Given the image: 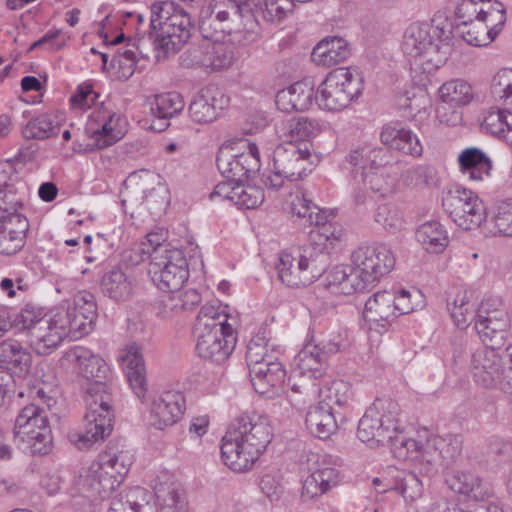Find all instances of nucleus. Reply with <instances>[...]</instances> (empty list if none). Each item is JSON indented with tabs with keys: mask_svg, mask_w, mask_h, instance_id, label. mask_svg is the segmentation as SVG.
<instances>
[{
	"mask_svg": "<svg viewBox=\"0 0 512 512\" xmlns=\"http://www.w3.org/2000/svg\"><path fill=\"white\" fill-rule=\"evenodd\" d=\"M23 207V198L18 190L0 191V220H16V217H26L19 210Z\"/></svg>",
	"mask_w": 512,
	"mask_h": 512,
	"instance_id": "nucleus-51",
	"label": "nucleus"
},
{
	"mask_svg": "<svg viewBox=\"0 0 512 512\" xmlns=\"http://www.w3.org/2000/svg\"><path fill=\"white\" fill-rule=\"evenodd\" d=\"M29 230L27 217L16 220H0V254L14 255L22 250Z\"/></svg>",
	"mask_w": 512,
	"mask_h": 512,
	"instance_id": "nucleus-30",
	"label": "nucleus"
},
{
	"mask_svg": "<svg viewBox=\"0 0 512 512\" xmlns=\"http://www.w3.org/2000/svg\"><path fill=\"white\" fill-rule=\"evenodd\" d=\"M492 348H480L472 353L471 364L476 381L484 387L498 386L512 395V344L501 355Z\"/></svg>",
	"mask_w": 512,
	"mask_h": 512,
	"instance_id": "nucleus-7",
	"label": "nucleus"
},
{
	"mask_svg": "<svg viewBox=\"0 0 512 512\" xmlns=\"http://www.w3.org/2000/svg\"><path fill=\"white\" fill-rule=\"evenodd\" d=\"M474 97L471 85L462 79H453L445 82L439 88V98L446 103L458 106L469 104Z\"/></svg>",
	"mask_w": 512,
	"mask_h": 512,
	"instance_id": "nucleus-45",
	"label": "nucleus"
},
{
	"mask_svg": "<svg viewBox=\"0 0 512 512\" xmlns=\"http://www.w3.org/2000/svg\"><path fill=\"white\" fill-rule=\"evenodd\" d=\"M362 78L348 67H339L329 72L318 86L315 101L329 111L347 108L362 93Z\"/></svg>",
	"mask_w": 512,
	"mask_h": 512,
	"instance_id": "nucleus-6",
	"label": "nucleus"
},
{
	"mask_svg": "<svg viewBox=\"0 0 512 512\" xmlns=\"http://www.w3.org/2000/svg\"><path fill=\"white\" fill-rule=\"evenodd\" d=\"M437 449L447 465L453 463L461 454L462 440L459 436L449 435L437 442Z\"/></svg>",
	"mask_w": 512,
	"mask_h": 512,
	"instance_id": "nucleus-63",
	"label": "nucleus"
},
{
	"mask_svg": "<svg viewBox=\"0 0 512 512\" xmlns=\"http://www.w3.org/2000/svg\"><path fill=\"white\" fill-rule=\"evenodd\" d=\"M57 313H63L66 316L65 318L67 323L63 324L62 328V330H64V338H77V333L80 336L86 335L92 331L95 324V322H89V320L83 319L79 313L70 307L67 309H57Z\"/></svg>",
	"mask_w": 512,
	"mask_h": 512,
	"instance_id": "nucleus-50",
	"label": "nucleus"
},
{
	"mask_svg": "<svg viewBox=\"0 0 512 512\" xmlns=\"http://www.w3.org/2000/svg\"><path fill=\"white\" fill-rule=\"evenodd\" d=\"M246 361L249 370L260 366V364H265L274 361L273 356L268 353L266 344L263 343L261 338L252 339L246 351Z\"/></svg>",
	"mask_w": 512,
	"mask_h": 512,
	"instance_id": "nucleus-57",
	"label": "nucleus"
},
{
	"mask_svg": "<svg viewBox=\"0 0 512 512\" xmlns=\"http://www.w3.org/2000/svg\"><path fill=\"white\" fill-rule=\"evenodd\" d=\"M311 143L287 142L278 145L273 152V168L286 176L288 181L302 179L311 171Z\"/></svg>",
	"mask_w": 512,
	"mask_h": 512,
	"instance_id": "nucleus-12",
	"label": "nucleus"
},
{
	"mask_svg": "<svg viewBox=\"0 0 512 512\" xmlns=\"http://www.w3.org/2000/svg\"><path fill=\"white\" fill-rule=\"evenodd\" d=\"M65 359L74 365L78 375L89 381L85 403V429L69 435L70 441L80 450L90 449L112 432L114 412L112 407L110 369L104 359L83 346H75L65 353Z\"/></svg>",
	"mask_w": 512,
	"mask_h": 512,
	"instance_id": "nucleus-1",
	"label": "nucleus"
},
{
	"mask_svg": "<svg viewBox=\"0 0 512 512\" xmlns=\"http://www.w3.org/2000/svg\"><path fill=\"white\" fill-rule=\"evenodd\" d=\"M272 428L266 416L244 413L229 426L222 438L224 464L235 472L252 468L272 440Z\"/></svg>",
	"mask_w": 512,
	"mask_h": 512,
	"instance_id": "nucleus-2",
	"label": "nucleus"
},
{
	"mask_svg": "<svg viewBox=\"0 0 512 512\" xmlns=\"http://www.w3.org/2000/svg\"><path fill=\"white\" fill-rule=\"evenodd\" d=\"M276 270L280 281L288 287L300 288L311 284V276L301 264V259L288 252L280 254Z\"/></svg>",
	"mask_w": 512,
	"mask_h": 512,
	"instance_id": "nucleus-34",
	"label": "nucleus"
},
{
	"mask_svg": "<svg viewBox=\"0 0 512 512\" xmlns=\"http://www.w3.org/2000/svg\"><path fill=\"white\" fill-rule=\"evenodd\" d=\"M184 106V99L177 92L155 95L150 102V111L159 123L152 124V128L157 131H164L169 126L168 120L179 114Z\"/></svg>",
	"mask_w": 512,
	"mask_h": 512,
	"instance_id": "nucleus-31",
	"label": "nucleus"
},
{
	"mask_svg": "<svg viewBox=\"0 0 512 512\" xmlns=\"http://www.w3.org/2000/svg\"><path fill=\"white\" fill-rule=\"evenodd\" d=\"M351 262L364 290H368L393 269L395 257L386 244L378 243L358 247Z\"/></svg>",
	"mask_w": 512,
	"mask_h": 512,
	"instance_id": "nucleus-8",
	"label": "nucleus"
},
{
	"mask_svg": "<svg viewBox=\"0 0 512 512\" xmlns=\"http://www.w3.org/2000/svg\"><path fill=\"white\" fill-rule=\"evenodd\" d=\"M314 99V86L312 82L310 80H303L278 91L275 103L281 111L302 112L309 109Z\"/></svg>",
	"mask_w": 512,
	"mask_h": 512,
	"instance_id": "nucleus-21",
	"label": "nucleus"
},
{
	"mask_svg": "<svg viewBox=\"0 0 512 512\" xmlns=\"http://www.w3.org/2000/svg\"><path fill=\"white\" fill-rule=\"evenodd\" d=\"M194 28L191 12L176 3V9L169 21L160 28L156 38V50L167 56L178 52L191 37Z\"/></svg>",
	"mask_w": 512,
	"mask_h": 512,
	"instance_id": "nucleus-13",
	"label": "nucleus"
},
{
	"mask_svg": "<svg viewBox=\"0 0 512 512\" xmlns=\"http://www.w3.org/2000/svg\"><path fill=\"white\" fill-rule=\"evenodd\" d=\"M180 501L187 502L182 484L173 476L158 477L154 492L140 486L129 488L124 494L111 500L107 512H158V503L163 507H177Z\"/></svg>",
	"mask_w": 512,
	"mask_h": 512,
	"instance_id": "nucleus-4",
	"label": "nucleus"
},
{
	"mask_svg": "<svg viewBox=\"0 0 512 512\" xmlns=\"http://www.w3.org/2000/svg\"><path fill=\"white\" fill-rule=\"evenodd\" d=\"M148 273L154 284L162 291L178 292L188 280V262L180 249H175L168 256L156 253L149 263Z\"/></svg>",
	"mask_w": 512,
	"mask_h": 512,
	"instance_id": "nucleus-11",
	"label": "nucleus"
},
{
	"mask_svg": "<svg viewBox=\"0 0 512 512\" xmlns=\"http://www.w3.org/2000/svg\"><path fill=\"white\" fill-rule=\"evenodd\" d=\"M66 316L57 310L49 317H41L34 308L26 306L14 314L18 332L27 336V342L36 348L38 354L47 355L64 340L63 324Z\"/></svg>",
	"mask_w": 512,
	"mask_h": 512,
	"instance_id": "nucleus-5",
	"label": "nucleus"
},
{
	"mask_svg": "<svg viewBox=\"0 0 512 512\" xmlns=\"http://www.w3.org/2000/svg\"><path fill=\"white\" fill-rule=\"evenodd\" d=\"M453 24L441 16L431 23H413L405 31L402 50L411 65L431 72L441 67L451 52Z\"/></svg>",
	"mask_w": 512,
	"mask_h": 512,
	"instance_id": "nucleus-3",
	"label": "nucleus"
},
{
	"mask_svg": "<svg viewBox=\"0 0 512 512\" xmlns=\"http://www.w3.org/2000/svg\"><path fill=\"white\" fill-rule=\"evenodd\" d=\"M218 170L229 181L244 182L252 172L258 170V161L251 155L233 153L230 146L221 147L216 157Z\"/></svg>",
	"mask_w": 512,
	"mask_h": 512,
	"instance_id": "nucleus-19",
	"label": "nucleus"
},
{
	"mask_svg": "<svg viewBox=\"0 0 512 512\" xmlns=\"http://www.w3.org/2000/svg\"><path fill=\"white\" fill-rule=\"evenodd\" d=\"M184 395L179 391H165L153 402L151 408L152 425L157 429L174 425L183 414Z\"/></svg>",
	"mask_w": 512,
	"mask_h": 512,
	"instance_id": "nucleus-20",
	"label": "nucleus"
},
{
	"mask_svg": "<svg viewBox=\"0 0 512 512\" xmlns=\"http://www.w3.org/2000/svg\"><path fill=\"white\" fill-rule=\"evenodd\" d=\"M230 330L231 325L227 322V315L220 311L219 307L203 305L196 317L193 333L194 335H205L214 330Z\"/></svg>",
	"mask_w": 512,
	"mask_h": 512,
	"instance_id": "nucleus-42",
	"label": "nucleus"
},
{
	"mask_svg": "<svg viewBox=\"0 0 512 512\" xmlns=\"http://www.w3.org/2000/svg\"><path fill=\"white\" fill-rule=\"evenodd\" d=\"M493 306L491 300L480 303L475 329L486 347L500 349L510 336L511 320L505 309Z\"/></svg>",
	"mask_w": 512,
	"mask_h": 512,
	"instance_id": "nucleus-10",
	"label": "nucleus"
},
{
	"mask_svg": "<svg viewBox=\"0 0 512 512\" xmlns=\"http://www.w3.org/2000/svg\"><path fill=\"white\" fill-rule=\"evenodd\" d=\"M324 285L334 294L351 295L365 291L351 265H336L323 273Z\"/></svg>",
	"mask_w": 512,
	"mask_h": 512,
	"instance_id": "nucleus-29",
	"label": "nucleus"
},
{
	"mask_svg": "<svg viewBox=\"0 0 512 512\" xmlns=\"http://www.w3.org/2000/svg\"><path fill=\"white\" fill-rule=\"evenodd\" d=\"M319 132L318 124L306 117H299L290 120L289 133L295 140L293 142L300 143L309 142L308 140Z\"/></svg>",
	"mask_w": 512,
	"mask_h": 512,
	"instance_id": "nucleus-56",
	"label": "nucleus"
},
{
	"mask_svg": "<svg viewBox=\"0 0 512 512\" xmlns=\"http://www.w3.org/2000/svg\"><path fill=\"white\" fill-rule=\"evenodd\" d=\"M201 303V295L196 289H187L184 291L167 295L162 301L161 314L163 317H171L174 313L182 310H192Z\"/></svg>",
	"mask_w": 512,
	"mask_h": 512,
	"instance_id": "nucleus-43",
	"label": "nucleus"
},
{
	"mask_svg": "<svg viewBox=\"0 0 512 512\" xmlns=\"http://www.w3.org/2000/svg\"><path fill=\"white\" fill-rule=\"evenodd\" d=\"M364 317L368 321H388L395 315L394 293L390 291H378L365 303Z\"/></svg>",
	"mask_w": 512,
	"mask_h": 512,
	"instance_id": "nucleus-41",
	"label": "nucleus"
},
{
	"mask_svg": "<svg viewBox=\"0 0 512 512\" xmlns=\"http://www.w3.org/2000/svg\"><path fill=\"white\" fill-rule=\"evenodd\" d=\"M390 490L400 493L405 501L414 502L422 496L423 484L416 473L394 469L391 471L389 483L380 492L385 493Z\"/></svg>",
	"mask_w": 512,
	"mask_h": 512,
	"instance_id": "nucleus-37",
	"label": "nucleus"
},
{
	"mask_svg": "<svg viewBox=\"0 0 512 512\" xmlns=\"http://www.w3.org/2000/svg\"><path fill=\"white\" fill-rule=\"evenodd\" d=\"M416 237L423 248L431 253L443 252L449 243L447 231L438 221H428L420 225Z\"/></svg>",
	"mask_w": 512,
	"mask_h": 512,
	"instance_id": "nucleus-40",
	"label": "nucleus"
},
{
	"mask_svg": "<svg viewBox=\"0 0 512 512\" xmlns=\"http://www.w3.org/2000/svg\"><path fill=\"white\" fill-rule=\"evenodd\" d=\"M350 386L343 380H333L319 389V404L334 411V406L343 407L349 400Z\"/></svg>",
	"mask_w": 512,
	"mask_h": 512,
	"instance_id": "nucleus-48",
	"label": "nucleus"
},
{
	"mask_svg": "<svg viewBox=\"0 0 512 512\" xmlns=\"http://www.w3.org/2000/svg\"><path fill=\"white\" fill-rule=\"evenodd\" d=\"M122 463L115 476L108 475L107 469L110 467L101 466L93 462L85 471L84 475H80V485L83 489L90 493L91 497L105 498L114 491L123 482L127 475L128 457L121 459Z\"/></svg>",
	"mask_w": 512,
	"mask_h": 512,
	"instance_id": "nucleus-14",
	"label": "nucleus"
},
{
	"mask_svg": "<svg viewBox=\"0 0 512 512\" xmlns=\"http://www.w3.org/2000/svg\"><path fill=\"white\" fill-rule=\"evenodd\" d=\"M398 420L382 416L378 404L369 407L359 421L357 436L362 442L388 445L396 431Z\"/></svg>",
	"mask_w": 512,
	"mask_h": 512,
	"instance_id": "nucleus-15",
	"label": "nucleus"
},
{
	"mask_svg": "<svg viewBox=\"0 0 512 512\" xmlns=\"http://www.w3.org/2000/svg\"><path fill=\"white\" fill-rule=\"evenodd\" d=\"M460 171L470 181L483 182L491 177L492 159L480 148L468 147L458 156Z\"/></svg>",
	"mask_w": 512,
	"mask_h": 512,
	"instance_id": "nucleus-27",
	"label": "nucleus"
},
{
	"mask_svg": "<svg viewBox=\"0 0 512 512\" xmlns=\"http://www.w3.org/2000/svg\"><path fill=\"white\" fill-rule=\"evenodd\" d=\"M249 375L258 394L273 397L275 390L282 387L286 371L282 363L274 360L249 370Z\"/></svg>",
	"mask_w": 512,
	"mask_h": 512,
	"instance_id": "nucleus-23",
	"label": "nucleus"
},
{
	"mask_svg": "<svg viewBox=\"0 0 512 512\" xmlns=\"http://www.w3.org/2000/svg\"><path fill=\"white\" fill-rule=\"evenodd\" d=\"M301 259V264L311 276L312 281L323 276L330 263V254L325 247L320 244L310 243L303 246L296 254Z\"/></svg>",
	"mask_w": 512,
	"mask_h": 512,
	"instance_id": "nucleus-39",
	"label": "nucleus"
},
{
	"mask_svg": "<svg viewBox=\"0 0 512 512\" xmlns=\"http://www.w3.org/2000/svg\"><path fill=\"white\" fill-rule=\"evenodd\" d=\"M194 336L197 339V354L201 358L215 363H221L229 357L236 341L232 327L229 331L226 329H216L214 332L205 333V335Z\"/></svg>",
	"mask_w": 512,
	"mask_h": 512,
	"instance_id": "nucleus-17",
	"label": "nucleus"
},
{
	"mask_svg": "<svg viewBox=\"0 0 512 512\" xmlns=\"http://www.w3.org/2000/svg\"><path fill=\"white\" fill-rule=\"evenodd\" d=\"M166 235L164 232H150L146 235V241L142 242V246L145 247L146 251L149 253L150 262H152L153 258L157 254L161 256H168L172 250L176 248H171L169 244L165 243Z\"/></svg>",
	"mask_w": 512,
	"mask_h": 512,
	"instance_id": "nucleus-62",
	"label": "nucleus"
},
{
	"mask_svg": "<svg viewBox=\"0 0 512 512\" xmlns=\"http://www.w3.org/2000/svg\"><path fill=\"white\" fill-rule=\"evenodd\" d=\"M227 104L228 98L220 90L206 87L194 96L188 111L192 121L207 124L216 120Z\"/></svg>",
	"mask_w": 512,
	"mask_h": 512,
	"instance_id": "nucleus-18",
	"label": "nucleus"
},
{
	"mask_svg": "<svg viewBox=\"0 0 512 512\" xmlns=\"http://www.w3.org/2000/svg\"><path fill=\"white\" fill-rule=\"evenodd\" d=\"M79 313L83 319L95 322L97 319V304L95 296L88 291H80L74 297V305L71 307Z\"/></svg>",
	"mask_w": 512,
	"mask_h": 512,
	"instance_id": "nucleus-58",
	"label": "nucleus"
},
{
	"mask_svg": "<svg viewBox=\"0 0 512 512\" xmlns=\"http://www.w3.org/2000/svg\"><path fill=\"white\" fill-rule=\"evenodd\" d=\"M305 424L310 433L319 439L329 438L338 427L335 412L319 403L309 408Z\"/></svg>",
	"mask_w": 512,
	"mask_h": 512,
	"instance_id": "nucleus-38",
	"label": "nucleus"
},
{
	"mask_svg": "<svg viewBox=\"0 0 512 512\" xmlns=\"http://www.w3.org/2000/svg\"><path fill=\"white\" fill-rule=\"evenodd\" d=\"M445 481L452 491L466 495L475 501H485L494 494L488 482H484L472 473L454 471L446 476Z\"/></svg>",
	"mask_w": 512,
	"mask_h": 512,
	"instance_id": "nucleus-24",
	"label": "nucleus"
},
{
	"mask_svg": "<svg viewBox=\"0 0 512 512\" xmlns=\"http://www.w3.org/2000/svg\"><path fill=\"white\" fill-rule=\"evenodd\" d=\"M350 49L345 39L333 36L321 40L312 51V59L318 65L333 66L345 61Z\"/></svg>",
	"mask_w": 512,
	"mask_h": 512,
	"instance_id": "nucleus-35",
	"label": "nucleus"
},
{
	"mask_svg": "<svg viewBox=\"0 0 512 512\" xmlns=\"http://www.w3.org/2000/svg\"><path fill=\"white\" fill-rule=\"evenodd\" d=\"M60 125L58 121L48 114H42L31 119L23 128L22 133L26 139H47L58 135Z\"/></svg>",
	"mask_w": 512,
	"mask_h": 512,
	"instance_id": "nucleus-46",
	"label": "nucleus"
},
{
	"mask_svg": "<svg viewBox=\"0 0 512 512\" xmlns=\"http://www.w3.org/2000/svg\"><path fill=\"white\" fill-rule=\"evenodd\" d=\"M122 360L126 365V375L131 388L138 398H143L147 391V381L140 347L135 343L128 345Z\"/></svg>",
	"mask_w": 512,
	"mask_h": 512,
	"instance_id": "nucleus-32",
	"label": "nucleus"
},
{
	"mask_svg": "<svg viewBox=\"0 0 512 512\" xmlns=\"http://www.w3.org/2000/svg\"><path fill=\"white\" fill-rule=\"evenodd\" d=\"M338 349V345L334 343L323 346L306 345L297 355V368L294 370V375L289 378V384L297 376L314 380L322 377L327 370L329 355L336 353Z\"/></svg>",
	"mask_w": 512,
	"mask_h": 512,
	"instance_id": "nucleus-16",
	"label": "nucleus"
},
{
	"mask_svg": "<svg viewBox=\"0 0 512 512\" xmlns=\"http://www.w3.org/2000/svg\"><path fill=\"white\" fill-rule=\"evenodd\" d=\"M374 220L390 233L400 231L404 225L401 212L396 207L388 204L378 206Z\"/></svg>",
	"mask_w": 512,
	"mask_h": 512,
	"instance_id": "nucleus-53",
	"label": "nucleus"
},
{
	"mask_svg": "<svg viewBox=\"0 0 512 512\" xmlns=\"http://www.w3.org/2000/svg\"><path fill=\"white\" fill-rule=\"evenodd\" d=\"M462 106L440 100L436 107V116L441 123L455 126L462 121Z\"/></svg>",
	"mask_w": 512,
	"mask_h": 512,
	"instance_id": "nucleus-64",
	"label": "nucleus"
},
{
	"mask_svg": "<svg viewBox=\"0 0 512 512\" xmlns=\"http://www.w3.org/2000/svg\"><path fill=\"white\" fill-rule=\"evenodd\" d=\"M44 429H50L46 411L35 404H29L20 411L15 420L14 441L26 440Z\"/></svg>",
	"mask_w": 512,
	"mask_h": 512,
	"instance_id": "nucleus-28",
	"label": "nucleus"
},
{
	"mask_svg": "<svg viewBox=\"0 0 512 512\" xmlns=\"http://www.w3.org/2000/svg\"><path fill=\"white\" fill-rule=\"evenodd\" d=\"M380 140L385 146L401 151L406 155L419 157L423 153V147L417 135L410 129L401 127L398 123L384 126L380 134Z\"/></svg>",
	"mask_w": 512,
	"mask_h": 512,
	"instance_id": "nucleus-26",
	"label": "nucleus"
},
{
	"mask_svg": "<svg viewBox=\"0 0 512 512\" xmlns=\"http://www.w3.org/2000/svg\"><path fill=\"white\" fill-rule=\"evenodd\" d=\"M490 93L496 103L512 110V69H502L494 75Z\"/></svg>",
	"mask_w": 512,
	"mask_h": 512,
	"instance_id": "nucleus-47",
	"label": "nucleus"
},
{
	"mask_svg": "<svg viewBox=\"0 0 512 512\" xmlns=\"http://www.w3.org/2000/svg\"><path fill=\"white\" fill-rule=\"evenodd\" d=\"M189 55L192 56V59L188 65L210 68L211 70L226 69L232 65L235 59L233 48L223 41L208 44L202 55H200L198 49L189 51Z\"/></svg>",
	"mask_w": 512,
	"mask_h": 512,
	"instance_id": "nucleus-25",
	"label": "nucleus"
},
{
	"mask_svg": "<svg viewBox=\"0 0 512 512\" xmlns=\"http://www.w3.org/2000/svg\"><path fill=\"white\" fill-rule=\"evenodd\" d=\"M442 206L453 222L464 230L477 228L484 220L482 201L466 188L449 190L442 199Z\"/></svg>",
	"mask_w": 512,
	"mask_h": 512,
	"instance_id": "nucleus-9",
	"label": "nucleus"
},
{
	"mask_svg": "<svg viewBox=\"0 0 512 512\" xmlns=\"http://www.w3.org/2000/svg\"><path fill=\"white\" fill-rule=\"evenodd\" d=\"M388 445L395 458L403 461L417 458L422 448L416 440L407 437L400 430L399 424Z\"/></svg>",
	"mask_w": 512,
	"mask_h": 512,
	"instance_id": "nucleus-49",
	"label": "nucleus"
},
{
	"mask_svg": "<svg viewBox=\"0 0 512 512\" xmlns=\"http://www.w3.org/2000/svg\"><path fill=\"white\" fill-rule=\"evenodd\" d=\"M175 9L176 3L168 0L157 1L151 5L149 29L144 31L143 36L140 37L141 32L138 28V38L137 41L133 44L143 58H148V55L144 52L146 42L151 43L156 50V38H158L157 34L160 33V28L169 21V18L171 17V14L175 12Z\"/></svg>",
	"mask_w": 512,
	"mask_h": 512,
	"instance_id": "nucleus-22",
	"label": "nucleus"
},
{
	"mask_svg": "<svg viewBox=\"0 0 512 512\" xmlns=\"http://www.w3.org/2000/svg\"><path fill=\"white\" fill-rule=\"evenodd\" d=\"M31 363V354L17 341L5 340L0 343V368L23 376L30 370Z\"/></svg>",
	"mask_w": 512,
	"mask_h": 512,
	"instance_id": "nucleus-33",
	"label": "nucleus"
},
{
	"mask_svg": "<svg viewBox=\"0 0 512 512\" xmlns=\"http://www.w3.org/2000/svg\"><path fill=\"white\" fill-rule=\"evenodd\" d=\"M100 288L106 297L115 302L127 301L133 292L130 277L119 267H113L103 274Z\"/></svg>",
	"mask_w": 512,
	"mask_h": 512,
	"instance_id": "nucleus-36",
	"label": "nucleus"
},
{
	"mask_svg": "<svg viewBox=\"0 0 512 512\" xmlns=\"http://www.w3.org/2000/svg\"><path fill=\"white\" fill-rule=\"evenodd\" d=\"M124 457L129 458V462L127 465L128 472L133 463V455L130 453L129 450H118L114 447L109 446L108 450L102 453L99 456V459L94 462L101 466L109 465L110 467L107 469L108 475L115 476L117 471H120L119 467L122 463L121 459Z\"/></svg>",
	"mask_w": 512,
	"mask_h": 512,
	"instance_id": "nucleus-55",
	"label": "nucleus"
},
{
	"mask_svg": "<svg viewBox=\"0 0 512 512\" xmlns=\"http://www.w3.org/2000/svg\"><path fill=\"white\" fill-rule=\"evenodd\" d=\"M235 30V27L227 26L224 23H219L213 17V11L207 15L202 16L199 23V31L202 37L206 40L213 42L223 41L225 35H230Z\"/></svg>",
	"mask_w": 512,
	"mask_h": 512,
	"instance_id": "nucleus-52",
	"label": "nucleus"
},
{
	"mask_svg": "<svg viewBox=\"0 0 512 512\" xmlns=\"http://www.w3.org/2000/svg\"><path fill=\"white\" fill-rule=\"evenodd\" d=\"M240 187L235 196V205L240 208L254 209L264 201V192L259 186L244 185L238 183Z\"/></svg>",
	"mask_w": 512,
	"mask_h": 512,
	"instance_id": "nucleus-54",
	"label": "nucleus"
},
{
	"mask_svg": "<svg viewBox=\"0 0 512 512\" xmlns=\"http://www.w3.org/2000/svg\"><path fill=\"white\" fill-rule=\"evenodd\" d=\"M447 308L455 324L460 328L467 326L469 320H476L473 305L466 301L465 297H461L459 300L455 299L453 303L448 302Z\"/></svg>",
	"mask_w": 512,
	"mask_h": 512,
	"instance_id": "nucleus-59",
	"label": "nucleus"
},
{
	"mask_svg": "<svg viewBox=\"0 0 512 512\" xmlns=\"http://www.w3.org/2000/svg\"><path fill=\"white\" fill-rule=\"evenodd\" d=\"M472 46H486L493 41L485 22L477 18L471 22H459L453 25V31Z\"/></svg>",
	"mask_w": 512,
	"mask_h": 512,
	"instance_id": "nucleus-44",
	"label": "nucleus"
},
{
	"mask_svg": "<svg viewBox=\"0 0 512 512\" xmlns=\"http://www.w3.org/2000/svg\"><path fill=\"white\" fill-rule=\"evenodd\" d=\"M510 109L498 108L496 110H490L483 119L482 127L492 135L501 137L508 142L512 143V138L508 135H504L503 121L506 116V112Z\"/></svg>",
	"mask_w": 512,
	"mask_h": 512,
	"instance_id": "nucleus-61",
	"label": "nucleus"
},
{
	"mask_svg": "<svg viewBox=\"0 0 512 512\" xmlns=\"http://www.w3.org/2000/svg\"><path fill=\"white\" fill-rule=\"evenodd\" d=\"M493 220L499 233L512 237V198L497 204Z\"/></svg>",
	"mask_w": 512,
	"mask_h": 512,
	"instance_id": "nucleus-60",
	"label": "nucleus"
}]
</instances>
